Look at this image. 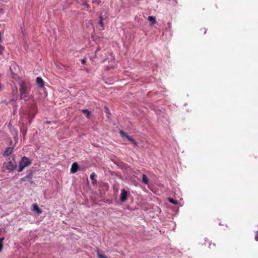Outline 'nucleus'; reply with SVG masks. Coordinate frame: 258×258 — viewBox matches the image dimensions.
Segmentation results:
<instances>
[{"mask_svg": "<svg viewBox=\"0 0 258 258\" xmlns=\"http://www.w3.org/2000/svg\"><path fill=\"white\" fill-rule=\"evenodd\" d=\"M31 164V161L29 158L25 156L22 157L19 164V169L18 170V172H22L25 168Z\"/></svg>", "mask_w": 258, "mask_h": 258, "instance_id": "nucleus-1", "label": "nucleus"}, {"mask_svg": "<svg viewBox=\"0 0 258 258\" xmlns=\"http://www.w3.org/2000/svg\"><path fill=\"white\" fill-rule=\"evenodd\" d=\"M20 92H28V86L24 81H22L20 84Z\"/></svg>", "mask_w": 258, "mask_h": 258, "instance_id": "nucleus-2", "label": "nucleus"}, {"mask_svg": "<svg viewBox=\"0 0 258 258\" xmlns=\"http://www.w3.org/2000/svg\"><path fill=\"white\" fill-rule=\"evenodd\" d=\"M4 165L6 168L9 171L14 170L16 166L14 163L11 161H8L7 163H4Z\"/></svg>", "mask_w": 258, "mask_h": 258, "instance_id": "nucleus-3", "label": "nucleus"}, {"mask_svg": "<svg viewBox=\"0 0 258 258\" xmlns=\"http://www.w3.org/2000/svg\"><path fill=\"white\" fill-rule=\"evenodd\" d=\"M127 191L124 189H122L121 190L120 200L121 202H124L127 198Z\"/></svg>", "mask_w": 258, "mask_h": 258, "instance_id": "nucleus-4", "label": "nucleus"}, {"mask_svg": "<svg viewBox=\"0 0 258 258\" xmlns=\"http://www.w3.org/2000/svg\"><path fill=\"white\" fill-rule=\"evenodd\" d=\"M32 210L36 212L38 214H40L42 213L41 210L39 208L38 205L36 204H34L32 205Z\"/></svg>", "mask_w": 258, "mask_h": 258, "instance_id": "nucleus-5", "label": "nucleus"}, {"mask_svg": "<svg viewBox=\"0 0 258 258\" xmlns=\"http://www.w3.org/2000/svg\"><path fill=\"white\" fill-rule=\"evenodd\" d=\"M79 168V166L76 162L74 163L71 167V172L72 173H76Z\"/></svg>", "mask_w": 258, "mask_h": 258, "instance_id": "nucleus-6", "label": "nucleus"}, {"mask_svg": "<svg viewBox=\"0 0 258 258\" xmlns=\"http://www.w3.org/2000/svg\"><path fill=\"white\" fill-rule=\"evenodd\" d=\"M20 98L21 99L24 100L25 101L28 100L29 99V93H20Z\"/></svg>", "mask_w": 258, "mask_h": 258, "instance_id": "nucleus-7", "label": "nucleus"}, {"mask_svg": "<svg viewBox=\"0 0 258 258\" xmlns=\"http://www.w3.org/2000/svg\"><path fill=\"white\" fill-rule=\"evenodd\" d=\"M13 150V148L12 147H8L5 150V152H4L3 155L5 156H8L9 155L11 154Z\"/></svg>", "mask_w": 258, "mask_h": 258, "instance_id": "nucleus-8", "label": "nucleus"}, {"mask_svg": "<svg viewBox=\"0 0 258 258\" xmlns=\"http://www.w3.org/2000/svg\"><path fill=\"white\" fill-rule=\"evenodd\" d=\"M36 82L38 85L40 87H43L44 84H43V80L40 77H37L36 78Z\"/></svg>", "mask_w": 258, "mask_h": 258, "instance_id": "nucleus-9", "label": "nucleus"}, {"mask_svg": "<svg viewBox=\"0 0 258 258\" xmlns=\"http://www.w3.org/2000/svg\"><path fill=\"white\" fill-rule=\"evenodd\" d=\"M96 252L98 258H108L105 255L102 254L98 249L96 250Z\"/></svg>", "mask_w": 258, "mask_h": 258, "instance_id": "nucleus-10", "label": "nucleus"}, {"mask_svg": "<svg viewBox=\"0 0 258 258\" xmlns=\"http://www.w3.org/2000/svg\"><path fill=\"white\" fill-rule=\"evenodd\" d=\"M120 134L121 136H124L126 137V138L130 141H132L133 139L129 135H127L126 134H125L123 131H120Z\"/></svg>", "mask_w": 258, "mask_h": 258, "instance_id": "nucleus-11", "label": "nucleus"}, {"mask_svg": "<svg viewBox=\"0 0 258 258\" xmlns=\"http://www.w3.org/2000/svg\"><path fill=\"white\" fill-rule=\"evenodd\" d=\"M148 20L151 22L152 24H154L156 22V19L154 16H149L148 18Z\"/></svg>", "mask_w": 258, "mask_h": 258, "instance_id": "nucleus-12", "label": "nucleus"}, {"mask_svg": "<svg viewBox=\"0 0 258 258\" xmlns=\"http://www.w3.org/2000/svg\"><path fill=\"white\" fill-rule=\"evenodd\" d=\"M143 182L146 184H149V181L148 178L145 174L143 175Z\"/></svg>", "mask_w": 258, "mask_h": 258, "instance_id": "nucleus-13", "label": "nucleus"}, {"mask_svg": "<svg viewBox=\"0 0 258 258\" xmlns=\"http://www.w3.org/2000/svg\"><path fill=\"white\" fill-rule=\"evenodd\" d=\"M83 112L86 114V116L89 118L90 112L87 109L82 110Z\"/></svg>", "mask_w": 258, "mask_h": 258, "instance_id": "nucleus-14", "label": "nucleus"}, {"mask_svg": "<svg viewBox=\"0 0 258 258\" xmlns=\"http://www.w3.org/2000/svg\"><path fill=\"white\" fill-rule=\"evenodd\" d=\"M4 239V238H2L0 239V252H1L2 248L3 247V242Z\"/></svg>", "mask_w": 258, "mask_h": 258, "instance_id": "nucleus-15", "label": "nucleus"}, {"mask_svg": "<svg viewBox=\"0 0 258 258\" xmlns=\"http://www.w3.org/2000/svg\"><path fill=\"white\" fill-rule=\"evenodd\" d=\"M169 201L171 203H173L175 205H176L177 204V202L175 201L173 199H172V198H169Z\"/></svg>", "mask_w": 258, "mask_h": 258, "instance_id": "nucleus-16", "label": "nucleus"}, {"mask_svg": "<svg viewBox=\"0 0 258 258\" xmlns=\"http://www.w3.org/2000/svg\"><path fill=\"white\" fill-rule=\"evenodd\" d=\"M99 19H100V20H99V23L100 25L101 26V27L102 28H103V22H102V17L101 16L100 17Z\"/></svg>", "mask_w": 258, "mask_h": 258, "instance_id": "nucleus-17", "label": "nucleus"}, {"mask_svg": "<svg viewBox=\"0 0 258 258\" xmlns=\"http://www.w3.org/2000/svg\"><path fill=\"white\" fill-rule=\"evenodd\" d=\"M96 175L95 174V173H91V174L90 175V178L91 180H93L94 179V178L96 177Z\"/></svg>", "mask_w": 258, "mask_h": 258, "instance_id": "nucleus-18", "label": "nucleus"}, {"mask_svg": "<svg viewBox=\"0 0 258 258\" xmlns=\"http://www.w3.org/2000/svg\"><path fill=\"white\" fill-rule=\"evenodd\" d=\"M17 88H13V89L12 93L14 95H16L17 94Z\"/></svg>", "mask_w": 258, "mask_h": 258, "instance_id": "nucleus-19", "label": "nucleus"}, {"mask_svg": "<svg viewBox=\"0 0 258 258\" xmlns=\"http://www.w3.org/2000/svg\"><path fill=\"white\" fill-rule=\"evenodd\" d=\"M131 142L134 144V146H137V143L134 139H133Z\"/></svg>", "mask_w": 258, "mask_h": 258, "instance_id": "nucleus-20", "label": "nucleus"}, {"mask_svg": "<svg viewBox=\"0 0 258 258\" xmlns=\"http://www.w3.org/2000/svg\"><path fill=\"white\" fill-rule=\"evenodd\" d=\"M131 142L134 144V146H137V143L134 139H133Z\"/></svg>", "mask_w": 258, "mask_h": 258, "instance_id": "nucleus-21", "label": "nucleus"}, {"mask_svg": "<svg viewBox=\"0 0 258 258\" xmlns=\"http://www.w3.org/2000/svg\"><path fill=\"white\" fill-rule=\"evenodd\" d=\"M255 239V240L258 241V230L257 231H256Z\"/></svg>", "mask_w": 258, "mask_h": 258, "instance_id": "nucleus-22", "label": "nucleus"}, {"mask_svg": "<svg viewBox=\"0 0 258 258\" xmlns=\"http://www.w3.org/2000/svg\"><path fill=\"white\" fill-rule=\"evenodd\" d=\"M3 50H4V47L1 45H0V55L2 54Z\"/></svg>", "mask_w": 258, "mask_h": 258, "instance_id": "nucleus-23", "label": "nucleus"}, {"mask_svg": "<svg viewBox=\"0 0 258 258\" xmlns=\"http://www.w3.org/2000/svg\"><path fill=\"white\" fill-rule=\"evenodd\" d=\"M84 8H88L89 6L88 4H87L86 3H84Z\"/></svg>", "mask_w": 258, "mask_h": 258, "instance_id": "nucleus-24", "label": "nucleus"}, {"mask_svg": "<svg viewBox=\"0 0 258 258\" xmlns=\"http://www.w3.org/2000/svg\"><path fill=\"white\" fill-rule=\"evenodd\" d=\"M2 33L0 32V42H2Z\"/></svg>", "mask_w": 258, "mask_h": 258, "instance_id": "nucleus-25", "label": "nucleus"}, {"mask_svg": "<svg viewBox=\"0 0 258 258\" xmlns=\"http://www.w3.org/2000/svg\"><path fill=\"white\" fill-rule=\"evenodd\" d=\"M29 177H30V175H28L26 176L25 177L22 178L21 180H24V179L27 178H29Z\"/></svg>", "mask_w": 258, "mask_h": 258, "instance_id": "nucleus-26", "label": "nucleus"}, {"mask_svg": "<svg viewBox=\"0 0 258 258\" xmlns=\"http://www.w3.org/2000/svg\"><path fill=\"white\" fill-rule=\"evenodd\" d=\"M81 62L83 63V64H85V60L83 59H81Z\"/></svg>", "mask_w": 258, "mask_h": 258, "instance_id": "nucleus-27", "label": "nucleus"}, {"mask_svg": "<svg viewBox=\"0 0 258 258\" xmlns=\"http://www.w3.org/2000/svg\"><path fill=\"white\" fill-rule=\"evenodd\" d=\"M113 65H110L109 67H107L108 68H113Z\"/></svg>", "mask_w": 258, "mask_h": 258, "instance_id": "nucleus-28", "label": "nucleus"}, {"mask_svg": "<svg viewBox=\"0 0 258 258\" xmlns=\"http://www.w3.org/2000/svg\"><path fill=\"white\" fill-rule=\"evenodd\" d=\"M22 132H23V134L24 135L25 133L24 132V131L22 130Z\"/></svg>", "mask_w": 258, "mask_h": 258, "instance_id": "nucleus-29", "label": "nucleus"}]
</instances>
